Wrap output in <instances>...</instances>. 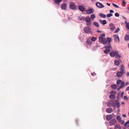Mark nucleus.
Masks as SVG:
<instances>
[{
  "mask_svg": "<svg viewBox=\"0 0 129 129\" xmlns=\"http://www.w3.org/2000/svg\"><path fill=\"white\" fill-rule=\"evenodd\" d=\"M86 43L88 45H91V44L92 42L90 41V40L88 39L86 41Z\"/></svg>",
  "mask_w": 129,
  "mask_h": 129,
  "instance_id": "393cba45",
  "label": "nucleus"
},
{
  "mask_svg": "<svg viewBox=\"0 0 129 129\" xmlns=\"http://www.w3.org/2000/svg\"><path fill=\"white\" fill-rule=\"evenodd\" d=\"M126 76L127 77L129 76V72H128L126 73Z\"/></svg>",
  "mask_w": 129,
  "mask_h": 129,
  "instance_id": "09e8293b",
  "label": "nucleus"
},
{
  "mask_svg": "<svg viewBox=\"0 0 129 129\" xmlns=\"http://www.w3.org/2000/svg\"><path fill=\"white\" fill-rule=\"evenodd\" d=\"M128 47L129 48V44H128Z\"/></svg>",
  "mask_w": 129,
  "mask_h": 129,
  "instance_id": "774afa93",
  "label": "nucleus"
},
{
  "mask_svg": "<svg viewBox=\"0 0 129 129\" xmlns=\"http://www.w3.org/2000/svg\"><path fill=\"white\" fill-rule=\"evenodd\" d=\"M67 5L65 3H62L61 5V7L62 10H67Z\"/></svg>",
  "mask_w": 129,
  "mask_h": 129,
  "instance_id": "423d86ee",
  "label": "nucleus"
},
{
  "mask_svg": "<svg viewBox=\"0 0 129 129\" xmlns=\"http://www.w3.org/2000/svg\"><path fill=\"white\" fill-rule=\"evenodd\" d=\"M113 93V91H112L110 92L111 94L109 96V98L111 99L112 100L113 99V94H112Z\"/></svg>",
  "mask_w": 129,
  "mask_h": 129,
  "instance_id": "cd10ccee",
  "label": "nucleus"
},
{
  "mask_svg": "<svg viewBox=\"0 0 129 129\" xmlns=\"http://www.w3.org/2000/svg\"><path fill=\"white\" fill-rule=\"evenodd\" d=\"M120 69V71L121 72H122L123 73H124V71H125V69L123 65H121Z\"/></svg>",
  "mask_w": 129,
  "mask_h": 129,
  "instance_id": "ddd939ff",
  "label": "nucleus"
},
{
  "mask_svg": "<svg viewBox=\"0 0 129 129\" xmlns=\"http://www.w3.org/2000/svg\"><path fill=\"white\" fill-rule=\"evenodd\" d=\"M120 30V29L119 27L117 28L116 30L114 32L115 33H117Z\"/></svg>",
  "mask_w": 129,
  "mask_h": 129,
  "instance_id": "58836bf2",
  "label": "nucleus"
},
{
  "mask_svg": "<svg viewBox=\"0 0 129 129\" xmlns=\"http://www.w3.org/2000/svg\"><path fill=\"white\" fill-rule=\"evenodd\" d=\"M118 68H113V71H116L117 70Z\"/></svg>",
  "mask_w": 129,
  "mask_h": 129,
  "instance_id": "603ef678",
  "label": "nucleus"
},
{
  "mask_svg": "<svg viewBox=\"0 0 129 129\" xmlns=\"http://www.w3.org/2000/svg\"><path fill=\"white\" fill-rule=\"evenodd\" d=\"M121 121L120 122H121V124H123L124 123V121L123 120H121Z\"/></svg>",
  "mask_w": 129,
  "mask_h": 129,
  "instance_id": "a18cd8bd",
  "label": "nucleus"
},
{
  "mask_svg": "<svg viewBox=\"0 0 129 129\" xmlns=\"http://www.w3.org/2000/svg\"><path fill=\"white\" fill-rule=\"evenodd\" d=\"M123 116V117H126V115L125 114H123L122 115Z\"/></svg>",
  "mask_w": 129,
  "mask_h": 129,
  "instance_id": "3c124183",
  "label": "nucleus"
},
{
  "mask_svg": "<svg viewBox=\"0 0 129 129\" xmlns=\"http://www.w3.org/2000/svg\"><path fill=\"white\" fill-rule=\"evenodd\" d=\"M114 121L116 122V120L115 119H113V122H114Z\"/></svg>",
  "mask_w": 129,
  "mask_h": 129,
  "instance_id": "e2e57ef3",
  "label": "nucleus"
},
{
  "mask_svg": "<svg viewBox=\"0 0 129 129\" xmlns=\"http://www.w3.org/2000/svg\"><path fill=\"white\" fill-rule=\"evenodd\" d=\"M111 47L110 45V44H109L108 45H106L105 47V48L106 49H109Z\"/></svg>",
  "mask_w": 129,
  "mask_h": 129,
  "instance_id": "c85d7f7f",
  "label": "nucleus"
},
{
  "mask_svg": "<svg viewBox=\"0 0 129 129\" xmlns=\"http://www.w3.org/2000/svg\"><path fill=\"white\" fill-rule=\"evenodd\" d=\"M113 117L111 115H107L106 117V119L108 120H110Z\"/></svg>",
  "mask_w": 129,
  "mask_h": 129,
  "instance_id": "2eb2a0df",
  "label": "nucleus"
},
{
  "mask_svg": "<svg viewBox=\"0 0 129 129\" xmlns=\"http://www.w3.org/2000/svg\"><path fill=\"white\" fill-rule=\"evenodd\" d=\"M85 20L86 21L87 25H91V20L89 17L87 16L85 18Z\"/></svg>",
  "mask_w": 129,
  "mask_h": 129,
  "instance_id": "39448f33",
  "label": "nucleus"
},
{
  "mask_svg": "<svg viewBox=\"0 0 129 129\" xmlns=\"http://www.w3.org/2000/svg\"><path fill=\"white\" fill-rule=\"evenodd\" d=\"M78 120H76V123L77 122H78Z\"/></svg>",
  "mask_w": 129,
  "mask_h": 129,
  "instance_id": "0e129e2a",
  "label": "nucleus"
},
{
  "mask_svg": "<svg viewBox=\"0 0 129 129\" xmlns=\"http://www.w3.org/2000/svg\"><path fill=\"white\" fill-rule=\"evenodd\" d=\"M115 57L117 59L120 58L121 57V55L119 54L118 52L117 51H113V57Z\"/></svg>",
  "mask_w": 129,
  "mask_h": 129,
  "instance_id": "20e7f679",
  "label": "nucleus"
},
{
  "mask_svg": "<svg viewBox=\"0 0 129 129\" xmlns=\"http://www.w3.org/2000/svg\"><path fill=\"white\" fill-rule=\"evenodd\" d=\"M120 111V109H119L118 110V112H119Z\"/></svg>",
  "mask_w": 129,
  "mask_h": 129,
  "instance_id": "69168bd1",
  "label": "nucleus"
},
{
  "mask_svg": "<svg viewBox=\"0 0 129 129\" xmlns=\"http://www.w3.org/2000/svg\"><path fill=\"white\" fill-rule=\"evenodd\" d=\"M111 87L112 88H113V85L112 84L111 85Z\"/></svg>",
  "mask_w": 129,
  "mask_h": 129,
  "instance_id": "680f3d73",
  "label": "nucleus"
},
{
  "mask_svg": "<svg viewBox=\"0 0 129 129\" xmlns=\"http://www.w3.org/2000/svg\"><path fill=\"white\" fill-rule=\"evenodd\" d=\"M115 129H121V127L119 125H117L115 126Z\"/></svg>",
  "mask_w": 129,
  "mask_h": 129,
  "instance_id": "a878e982",
  "label": "nucleus"
},
{
  "mask_svg": "<svg viewBox=\"0 0 129 129\" xmlns=\"http://www.w3.org/2000/svg\"><path fill=\"white\" fill-rule=\"evenodd\" d=\"M123 81L120 79L117 80V84L119 85L121 84Z\"/></svg>",
  "mask_w": 129,
  "mask_h": 129,
  "instance_id": "5701e85b",
  "label": "nucleus"
},
{
  "mask_svg": "<svg viewBox=\"0 0 129 129\" xmlns=\"http://www.w3.org/2000/svg\"><path fill=\"white\" fill-rule=\"evenodd\" d=\"M85 18L84 17H79V19L80 20H85Z\"/></svg>",
  "mask_w": 129,
  "mask_h": 129,
  "instance_id": "c9c22d12",
  "label": "nucleus"
},
{
  "mask_svg": "<svg viewBox=\"0 0 129 129\" xmlns=\"http://www.w3.org/2000/svg\"><path fill=\"white\" fill-rule=\"evenodd\" d=\"M114 37V40L117 43H119L120 42V39L118 35H113Z\"/></svg>",
  "mask_w": 129,
  "mask_h": 129,
  "instance_id": "1a4fd4ad",
  "label": "nucleus"
},
{
  "mask_svg": "<svg viewBox=\"0 0 129 129\" xmlns=\"http://www.w3.org/2000/svg\"><path fill=\"white\" fill-rule=\"evenodd\" d=\"M113 89L116 88V85L115 84H113Z\"/></svg>",
  "mask_w": 129,
  "mask_h": 129,
  "instance_id": "8fccbe9b",
  "label": "nucleus"
},
{
  "mask_svg": "<svg viewBox=\"0 0 129 129\" xmlns=\"http://www.w3.org/2000/svg\"><path fill=\"white\" fill-rule=\"evenodd\" d=\"M120 61L119 60H114V64L116 66H118L120 64Z\"/></svg>",
  "mask_w": 129,
  "mask_h": 129,
  "instance_id": "dca6fc26",
  "label": "nucleus"
},
{
  "mask_svg": "<svg viewBox=\"0 0 129 129\" xmlns=\"http://www.w3.org/2000/svg\"><path fill=\"white\" fill-rule=\"evenodd\" d=\"M124 98L125 100H128V98L126 96H124Z\"/></svg>",
  "mask_w": 129,
  "mask_h": 129,
  "instance_id": "de8ad7c7",
  "label": "nucleus"
},
{
  "mask_svg": "<svg viewBox=\"0 0 129 129\" xmlns=\"http://www.w3.org/2000/svg\"><path fill=\"white\" fill-rule=\"evenodd\" d=\"M124 126L127 127H129V120L126 122L124 124Z\"/></svg>",
  "mask_w": 129,
  "mask_h": 129,
  "instance_id": "b1692460",
  "label": "nucleus"
},
{
  "mask_svg": "<svg viewBox=\"0 0 129 129\" xmlns=\"http://www.w3.org/2000/svg\"><path fill=\"white\" fill-rule=\"evenodd\" d=\"M96 37H93L91 38V40L93 42H94L96 40Z\"/></svg>",
  "mask_w": 129,
  "mask_h": 129,
  "instance_id": "72a5a7b5",
  "label": "nucleus"
},
{
  "mask_svg": "<svg viewBox=\"0 0 129 129\" xmlns=\"http://www.w3.org/2000/svg\"><path fill=\"white\" fill-rule=\"evenodd\" d=\"M79 9L82 12H84L85 10V8L83 6L80 5L78 7Z\"/></svg>",
  "mask_w": 129,
  "mask_h": 129,
  "instance_id": "f8f14e48",
  "label": "nucleus"
},
{
  "mask_svg": "<svg viewBox=\"0 0 129 129\" xmlns=\"http://www.w3.org/2000/svg\"><path fill=\"white\" fill-rule=\"evenodd\" d=\"M97 32H98L99 33H101V31H100L99 30H97Z\"/></svg>",
  "mask_w": 129,
  "mask_h": 129,
  "instance_id": "bf43d9fd",
  "label": "nucleus"
},
{
  "mask_svg": "<svg viewBox=\"0 0 129 129\" xmlns=\"http://www.w3.org/2000/svg\"><path fill=\"white\" fill-rule=\"evenodd\" d=\"M125 23L126 24V28L128 29H129V23L127 22L126 21H125Z\"/></svg>",
  "mask_w": 129,
  "mask_h": 129,
  "instance_id": "2f4dec72",
  "label": "nucleus"
},
{
  "mask_svg": "<svg viewBox=\"0 0 129 129\" xmlns=\"http://www.w3.org/2000/svg\"><path fill=\"white\" fill-rule=\"evenodd\" d=\"M121 71H119L116 73V75L118 77H120L122 76L123 74H124Z\"/></svg>",
  "mask_w": 129,
  "mask_h": 129,
  "instance_id": "9b49d317",
  "label": "nucleus"
},
{
  "mask_svg": "<svg viewBox=\"0 0 129 129\" xmlns=\"http://www.w3.org/2000/svg\"><path fill=\"white\" fill-rule=\"evenodd\" d=\"M107 5H108L109 6H110V4L109 3H107Z\"/></svg>",
  "mask_w": 129,
  "mask_h": 129,
  "instance_id": "4d7b16f0",
  "label": "nucleus"
},
{
  "mask_svg": "<svg viewBox=\"0 0 129 129\" xmlns=\"http://www.w3.org/2000/svg\"><path fill=\"white\" fill-rule=\"evenodd\" d=\"M107 41H108V42L109 43H109L111 41V38L108 37V38L107 39Z\"/></svg>",
  "mask_w": 129,
  "mask_h": 129,
  "instance_id": "f704fd0d",
  "label": "nucleus"
},
{
  "mask_svg": "<svg viewBox=\"0 0 129 129\" xmlns=\"http://www.w3.org/2000/svg\"><path fill=\"white\" fill-rule=\"evenodd\" d=\"M62 0H55L54 2L58 5H59L60 3L62 1Z\"/></svg>",
  "mask_w": 129,
  "mask_h": 129,
  "instance_id": "6ab92c4d",
  "label": "nucleus"
},
{
  "mask_svg": "<svg viewBox=\"0 0 129 129\" xmlns=\"http://www.w3.org/2000/svg\"><path fill=\"white\" fill-rule=\"evenodd\" d=\"M112 109L110 108H108L106 109V112L109 113H111L112 111Z\"/></svg>",
  "mask_w": 129,
  "mask_h": 129,
  "instance_id": "f3484780",
  "label": "nucleus"
},
{
  "mask_svg": "<svg viewBox=\"0 0 129 129\" xmlns=\"http://www.w3.org/2000/svg\"><path fill=\"white\" fill-rule=\"evenodd\" d=\"M112 26H113V24L112 23H111L110 24L109 26L111 27L110 29L112 31H113V28L112 27Z\"/></svg>",
  "mask_w": 129,
  "mask_h": 129,
  "instance_id": "e433bc0d",
  "label": "nucleus"
},
{
  "mask_svg": "<svg viewBox=\"0 0 129 129\" xmlns=\"http://www.w3.org/2000/svg\"><path fill=\"white\" fill-rule=\"evenodd\" d=\"M121 104L122 105H124L125 104V103L124 102H121Z\"/></svg>",
  "mask_w": 129,
  "mask_h": 129,
  "instance_id": "052dcab7",
  "label": "nucleus"
},
{
  "mask_svg": "<svg viewBox=\"0 0 129 129\" xmlns=\"http://www.w3.org/2000/svg\"><path fill=\"white\" fill-rule=\"evenodd\" d=\"M122 3L123 4L122 6H125V5L126 4V2L124 1H122Z\"/></svg>",
  "mask_w": 129,
  "mask_h": 129,
  "instance_id": "a19ab883",
  "label": "nucleus"
},
{
  "mask_svg": "<svg viewBox=\"0 0 129 129\" xmlns=\"http://www.w3.org/2000/svg\"><path fill=\"white\" fill-rule=\"evenodd\" d=\"M69 7L70 8L73 10H75L77 8V7L75 5V3L73 2L70 3Z\"/></svg>",
  "mask_w": 129,
  "mask_h": 129,
  "instance_id": "7ed1b4c3",
  "label": "nucleus"
},
{
  "mask_svg": "<svg viewBox=\"0 0 129 129\" xmlns=\"http://www.w3.org/2000/svg\"><path fill=\"white\" fill-rule=\"evenodd\" d=\"M112 16V14H111L110 13L107 14V17H110Z\"/></svg>",
  "mask_w": 129,
  "mask_h": 129,
  "instance_id": "4c0bfd02",
  "label": "nucleus"
},
{
  "mask_svg": "<svg viewBox=\"0 0 129 129\" xmlns=\"http://www.w3.org/2000/svg\"><path fill=\"white\" fill-rule=\"evenodd\" d=\"M93 24L94 26H97L98 27H99V25L98 23L96 22H94L93 23Z\"/></svg>",
  "mask_w": 129,
  "mask_h": 129,
  "instance_id": "7c9ffc66",
  "label": "nucleus"
},
{
  "mask_svg": "<svg viewBox=\"0 0 129 129\" xmlns=\"http://www.w3.org/2000/svg\"><path fill=\"white\" fill-rule=\"evenodd\" d=\"M116 119L117 120V121H119V122H120L121 121V118L120 116H117L116 117Z\"/></svg>",
  "mask_w": 129,
  "mask_h": 129,
  "instance_id": "4be33fe9",
  "label": "nucleus"
},
{
  "mask_svg": "<svg viewBox=\"0 0 129 129\" xmlns=\"http://www.w3.org/2000/svg\"><path fill=\"white\" fill-rule=\"evenodd\" d=\"M105 34H103L99 37V42L100 43H102L104 44H105L107 43V39L105 38H103V37H105Z\"/></svg>",
  "mask_w": 129,
  "mask_h": 129,
  "instance_id": "f257e3e1",
  "label": "nucleus"
},
{
  "mask_svg": "<svg viewBox=\"0 0 129 129\" xmlns=\"http://www.w3.org/2000/svg\"><path fill=\"white\" fill-rule=\"evenodd\" d=\"M110 56L113 57V52H111L110 53Z\"/></svg>",
  "mask_w": 129,
  "mask_h": 129,
  "instance_id": "c03bdc74",
  "label": "nucleus"
},
{
  "mask_svg": "<svg viewBox=\"0 0 129 129\" xmlns=\"http://www.w3.org/2000/svg\"><path fill=\"white\" fill-rule=\"evenodd\" d=\"M125 85V83L124 81H123L121 84V85L117 89L118 90H119L120 89L123 88L124 87Z\"/></svg>",
  "mask_w": 129,
  "mask_h": 129,
  "instance_id": "4468645a",
  "label": "nucleus"
},
{
  "mask_svg": "<svg viewBox=\"0 0 129 129\" xmlns=\"http://www.w3.org/2000/svg\"><path fill=\"white\" fill-rule=\"evenodd\" d=\"M96 75V74L94 72L92 73H91V75L93 76H94Z\"/></svg>",
  "mask_w": 129,
  "mask_h": 129,
  "instance_id": "49530a36",
  "label": "nucleus"
},
{
  "mask_svg": "<svg viewBox=\"0 0 129 129\" xmlns=\"http://www.w3.org/2000/svg\"><path fill=\"white\" fill-rule=\"evenodd\" d=\"M113 29H115V27L114 26H113Z\"/></svg>",
  "mask_w": 129,
  "mask_h": 129,
  "instance_id": "338daca9",
  "label": "nucleus"
},
{
  "mask_svg": "<svg viewBox=\"0 0 129 129\" xmlns=\"http://www.w3.org/2000/svg\"><path fill=\"white\" fill-rule=\"evenodd\" d=\"M94 11V9L92 8L89 9L86 11V13L88 14H90L92 13Z\"/></svg>",
  "mask_w": 129,
  "mask_h": 129,
  "instance_id": "9d476101",
  "label": "nucleus"
},
{
  "mask_svg": "<svg viewBox=\"0 0 129 129\" xmlns=\"http://www.w3.org/2000/svg\"><path fill=\"white\" fill-rule=\"evenodd\" d=\"M90 18L92 19L93 20L95 18V16L94 14H92L91 15Z\"/></svg>",
  "mask_w": 129,
  "mask_h": 129,
  "instance_id": "473e14b6",
  "label": "nucleus"
},
{
  "mask_svg": "<svg viewBox=\"0 0 129 129\" xmlns=\"http://www.w3.org/2000/svg\"><path fill=\"white\" fill-rule=\"evenodd\" d=\"M123 94H124V91H123L122 92V93L121 94V96L122 97H123Z\"/></svg>",
  "mask_w": 129,
  "mask_h": 129,
  "instance_id": "5fc2aeb1",
  "label": "nucleus"
},
{
  "mask_svg": "<svg viewBox=\"0 0 129 129\" xmlns=\"http://www.w3.org/2000/svg\"><path fill=\"white\" fill-rule=\"evenodd\" d=\"M126 90L127 91L129 90V86H128L127 87Z\"/></svg>",
  "mask_w": 129,
  "mask_h": 129,
  "instance_id": "864d4df0",
  "label": "nucleus"
},
{
  "mask_svg": "<svg viewBox=\"0 0 129 129\" xmlns=\"http://www.w3.org/2000/svg\"><path fill=\"white\" fill-rule=\"evenodd\" d=\"M113 107L117 109L119 108L120 106L119 101L118 100H115L113 102Z\"/></svg>",
  "mask_w": 129,
  "mask_h": 129,
  "instance_id": "f03ea898",
  "label": "nucleus"
},
{
  "mask_svg": "<svg viewBox=\"0 0 129 129\" xmlns=\"http://www.w3.org/2000/svg\"><path fill=\"white\" fill-rule=\"evenodd\" d=\"M124 39L125 41H128L129 40V35H126Z\"/></svg>",
  "mask_w": 129,
  "mask_h": 129,
  "instance_id": "412c9836",
  "label": "nucleus"
},
{
  "mask_svg": "<svg viewBox=\"0 0 129 129\" xmlns=\"http://www.w3.org/2000/svg\"><path fill=\"white\" fill-rule=\"evenodd\" d=\"M110 13H113V10H111L110 11Z\"/></svg>",
  "mask_w": 129,
  "mask_h": 129,
  "instance_id": "13d9d810",
  "label": "nucleus"
},
{
  "mask_svg": "<svg viewBox=\"0 0 129 129\" xmlns=\"http://www.w3.org/2000/svg\"><path fill=\"white\" fill-rule=\"evenodd\" d=\"M99 21L101 24H103V25H104L107 23L106 21L105 20H99Z\"/></svg>",
  "mask_w": 129,
  "mask_h": 129,
  "instance_id": "a211bd4d",
  "label": "nucleus"
},
{
  "mask_svg": "<svg viewBox=\"0 0 129 129\" xmlns=\"http://www.w3.org/2000/svg\"><path fill=\"white\" fill-rule=\"evenodd\" d=\"M115 16L116 17H118L119 16V15L118 13H115Z\"/></svg>",
  "mask_w": 129,
  "mask_h": 129,
  "instance_id": "79ce46f5",
  "label": "nucleus"
},
{
  "mask_svg": "<svg viewBox=\"0 0 129 129\" xmlns=\"http://www.w3.org/2000/svg\"><path fill=\"white\" fill-rule=\"evenodd\" d=\"M110 51V49H107L105 50L104 51V52L105 54H107L108 52H109Z\"/></svg>",
  "mask_w": 129,
  "mask_h": 129,
  "instance_id": "c756f323",
  "label": "nucleus"
},
{
  "mask_svg": "<svg viewBox=\"0 0 129 129\" xmlns=\"http://www.w3.org/2000/svg\"><path fill=\"white\" fill-rule=\"evenodd\" d=\"M110 125L111 126L113 125V120H111L109 122Z\"/></svg>",
  "mask_w": 129,
  "mask_h": 129,
  "instance_id": "ea45409f",
  "label": "nucleus"
},
{
  "mask_svg": "<svg viewBox=\"0 0 129 129\" xmlns=\"http://www.w3.org/2000/svg\"><path fill=\"white\" fill-rule=\"evenodd\" d=\"M107 105L109 106H113V101H110L107 103Z\"/></svg>",
  "mask_w": 129,
  "mask_h": 129,
  "instance_id": "aec40b11",
  "label": "nucleus"
},
{
  "mask_svg": "<svg viewBox=\"0 0 129 129\" xmlns=\"http://www.w3.org/2000/svg\"><path fill=\"white\" fill-rule=\"evenodd\" d=\"M91 29L89 27H86L84 29V31L86 33H90L91 31Z\"/></svg>",
  "mask_w": 129,
  "mask_h": 129,
  "instance_id": "6e6552de",
  "label": "nucleus"
},
{
  "mask_svg": "<svg viewBox=\"0 0 129 129\" xmlns=\"http://www.w3.org/2000/svg\"><path fill=\"white\" fill-rule=\"evenodd\" d=\"M100 15L101 17L103 18H105L106 17L105 15L102 13H100Z\"/></svg>",
  "mask_w": 129,
  "mask_h": 129,
  "instance_id": "bb28decb",
  "label": "nucleus"
},
{
  "mask_svg": "<svg viewBox=\"0 0 129 129\" xmlns=\"http://www.w3.org/2000/svg\"><path fill=\"white\" fill-rule=\"evenodd\" d=\"M96 6L98 8H102L104 7V6L101 3L97 2L96 3Z\"/></svg>",
  "mask_w": 129,
  "mask_h": 129,
  "instance_id": "0eeeda50",
  "label": "nucleus"
},
{
  "mask_svg": "<svg viewBox=\"0 0 129 129\" xmlns=\"http://www.w3.org/2000/svg\"><path fill=\"white\" fill-rule=\"evenodd\" d=\"M129 84V82H127L126 83V84H125V85H127L128 84Z\"/></svg>",
  "mask_w": 129,
  "mask_h": 129,
  "instance_id": "6e6d98bb",
  "label": "nucleus"
},
{
  "mask_svg": "<svg viewBox=\"0 0 129 129\" xmlns=\"http://www.w3.org/2000/svg\"><path fill=\"white\" fill-rule=\"evenodd\" d=\"M113 6H114V7H115L116 8H119V7L118 6H117L116 5L114 4V3H113Z\"/></svg>",
  "mask_w": 129,
  "mask_h": 129,
  "instance_id": "37998d69",
  "label": "nucleus"
}]
</instances>
